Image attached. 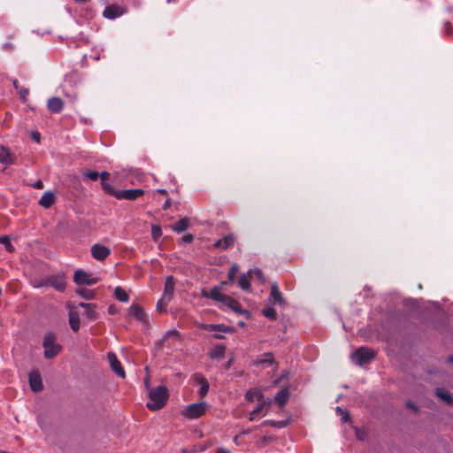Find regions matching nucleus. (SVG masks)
<instances>
[{
  "instance_id": "obj_55",
  "label": "nucleus",
  "mask_w": 453,
  "mask_h": 453,
  "mask_svg": "<svg viewBox=\"0 0 453 453\" xmlns=\"http://www.w3.org/2000/svg\"><path fill=\"white\" fill-rule=\"evenodd\" d=\"M169 206H170V203H169V201L167 200V201L165 203V204H164L163 208L165 210V209H167Z\"/></svg>"
},
{
  "instance_id": "obj_15",
  "label": "nucleus",
  "mask_w": 453,
  "mask_h": 453,
  "mask_svg": "<svg viewBox=\"0 0 453 453\" xmlns=\"http://www.w3.org/2000/svg\"><path fill=\"white\" fill-rule=\"evenodd\" d=\"M48 109L53 113H59L64 108V101L58 96L50 97L47 103Z\"/></svg>"
},
{
  "instance_id": "obj_64",
  "label": "nucleus",
  "mask_w": 453,
  "mask_h": 453,
  "mask_svg": "<svg viewBox=\"0 0 453 453\" xmlns=\"http://www.w3.org/2000/svg\"><path fill=\"white\" fill-rule=\"evenodd\" d=\"M183 453H186V451H184Z\"/></svg>"
},
{
  "instance_id": "obj_18",
  "label": "nucleus",
  "mask_w": 453,
  "mask_h": 453,
  "mask_svg": "<svg viewBox=\"0 0 453 453\" xmlns=\"http://www.w3.org/2000/svg\"><path fill=\"white\" fill-rule=\"evenodd\" d=\"M194 379L196 380V381H197V383L201 385V388L198 391L200 397H204L208 393L210 388L207 380L203 375L198 373L194 375Z\"/></svg>"
},
{
  "instance_id": "obj_6",
  "label": "nucleus",
  "mask_w": 453,
  "mask_h": 453,
  "mask_svg": "<svg viewBox=\"0 0 453 453\" xmlns=\"http://www.w3.org/2000/svg\"><path fill=\"white\" fill-rule=\"evenodd\" d=\"M144 190L141 188L136 189H127V190H118L115 189L111 196L117 199H126L129 201H134L136 198L143 196Z\"/></svg>"
},
{
  "instance_id": "obj_1",
  "label": "nucleus",
  "mask_w": 453,
  "mask_h": 453,
  "mask_svg": "<svg viewBox=\"0 0 453 453\" xmlns=\"http://www.w3.org/2000/svg\"><path fill=\"white\" fill-rule=\"evenodd\" d=\"M221 291V286H215L210 291L204 289L202 290V296L204 298H210L221 303L224 306L229 308L237 314H244L247 312L242 308V305L238 301L227 295L222 294Z\"/></svg>"
},
{
  "instance_id": "obj_63",
  "label": "nucleus",
  "mask_w": 453,
  "mask_h": 453,
  "mask_svg": "<svg viewBox=\"0 0 453 453\" xmlns=\"http://www.w3.org/2000/svg\"><path fill=\"white\" fill-rule=\"evenodd\" d=\"M166 1H167V3H169V4H170V3H172V2H173V0H166Z\"/></svg>"
},
{
  "instance_id": "obj_53",
  "label": "nucleus",
  "mask_w": 453,
  "mask_h": 453,
  "mask_svg": "<svg viewBox=\"0 0 453 453\" xmlns=\"http://www.w3.org/2000/svg\"><path fill=\"white\" fill-rule=\"evenodd\" d=\"M13 85H14V87H15V88H16L17 90H19V89L20 88L19 87V82H18V81H17V80H15V81H13Z\"/></svg>"
},
{
  "instance_id": "obj_34",
  "label": "nucleus",
  "mask_w": 453,
  "mask_h": 453,
  "mask_svg": "<svg viewBox=\"0 0 453 453\" xmlns=\"http://www.w3.org/2000/svg\"><path fill=\"white\" fill-rule=\"evenodd\" d=\"M250 274H242L240 276L238 283L239 287L243 290H250Z\"/></svg>"
},
{
  "instance_id": "obj_20",
  "label": "nucleus",
  "mask_w": 453,
  "mask_h": 453,
  "mask_svg": "<svg viewBox=\"0 0 453 453\" xmlns=\"http://www.w3.org/2000/svg\"><path fill=\"white\" fill-rule=\"evenodd\" d=\"M69 324L73 332L80 329V314L77 311L71 309L69 311Z\"/></svg>"
},
{
  "instance_id": "obj_38",
  "label": "nucleus",
  "mask_w": 453,
  "mask_h": 453,
  "mask_svg": "<svg viewBox=\"0 0 453 453\" xmlns=\"http://www.w3.org/2000/svg\"><path fill=\"white\" fill-rule=\"evenodd\" d=\"M238 271H239V266L236 264H234L230 267V269L228 271V273H227V278H228L229 281L233 282L234 280L236 273H237Z\"/></svg>"
},
{
  "instance_id": "obj_33",
  "label": "nucleus",
  "mask_w": 453,
  "mask_h": 453,
  "mask_svg": "<svg viewBox=\"0 0 453 453\" xmlns=\"http://www.w3.org/2000/svg\"><path fill=\"white\" fill-rule=\"evenodd\" d=\"M76 293H77V295L81 296V297H83L84 299H87V300L94 299L95 295H96L94 290L84 288H78L76 290Z\"/></svg>"
},
{
  "instance_id": "obj_35",
  "label": "nucleus",
  "mask_w": 453,
  "mask_h": 453,
  "mask_svg": "<svg viewBox=\"0 0 453 453\" xmlns=\"http://www.w3.org/2000/svg\"><path fill=\"white\" fill-rule=\"evenodd\" d=\"M262 314L271 320H275L277 319V312L275 309L272 306H267L264 308L262 310Z\"/></svg>"
},
{
  "instance_id": "obj_54",
  "label": "nucleus",
  "mask_w": 453,
  "mask_h": 453,
  "mask_svg": "<svg viewBox=\"0 0 453 453\" xmlns=\"http://www.w3.org/2000/svg\"><path fill=\"white\" fill-rule=\"evenodd\" d=\"M157 192L159 193V194H162V195H165L166 194V190L165 189H157Z\"/></svg>"
},
{
  "instance_id": "obj_16",
  "label": "nucleus",
  "mask_w": 453,
  "mask_h": 453,
  "mask_svg": "<svg viewBox=\"0 0 453 453\" xmlns=\"http://www.w3.org/2000/svg\"><path fill=\"white\" fill-rule=\"evenodd\" d=\"M174 288H175V280H174L173 276H172V275L167 276L165 279V281L164 292H163L162 296L173 299V293H174Z\"/></svg>"
},
{
  "instance_id": "obj_22",
  "label": "nucleus",
  "mask_w": 453,
  "mask_h": 453,
  "mask_svg": "<svg viewBox=\"0 0 453 453\" xmlns=\"http://www.w3.org/2000/svg\"><path fill=\"white\" fill-rule=\"evenodd\" d=\"M109 176L110 173L108 172H102L101 173H99V178L101 179V186L103 190L104 191V193L111 196L115 188L106 181Z\"/></svg>"
},
{
  "instance_id": "obj_46",
  "label": "nucleus",
  "mask_w": 453,
  "mask_h": 453,
  "mask_svg": "<svg viewBox=\"0 0 453 453\" xmlns=\"http://www.w3.org/2000/svg\"><path fill=\"white\" fill-rule=\"evenodd\" d=\"M33 187L36 189H42L43 188V183L42 180H38L33 185Z\"/></svg>"
},
{
  "instance_id": "obj_59",
  "label": "nucleus",
  "mask_w": 453,
  "mask_h": 453,
  "mask_svg": "<svg viewBox=\"0 0 453 453\" xmlns=\"http://www.w3.org/2000/svg\"><path fill=\"white\" fill-rule=\"evenodd\" d=\"M448 361L453 363V356L449 357Z\"/></svg>"
},
{
  "instance_id": "obj_13",
  "label": "nucleus",
  "mask_w": 453,
  "mask_h": 453,
  "mask_svg": "<svg viewBox=\"0 0 453 453\" xmlns=\"http://www.w3.org/2000/svg\"><path fill=\"white\" fill-rule=\"evenodd\" d=\"M29 385L34 392H40L43 388L41 374L38 371H33L29 373Z\"/></svg>"
},
{
  "instance_id": "obj_7",
  "label": "nucleus",
  "mask_w": 453,
  "mask_h": 453,
  "mask_svg": "<svg viewBox=\"0 0 453 453\" xmlns=\"http://www.w3.org/2000/svg\"><path fill=\"white\" fill-rule=\"evenodd\" d=\"M73 280L78 285L91 286L98 282V278L90 277L88 273L82 270H77L74 273Z\"/></svg>"
},
{
  "instance_id": "obj_58",
  "label": "nucleus",
  "mask_w": 453,
  "mask_h": 453,
  "mask_svg": "<svg viewBox=\"0 0 453 453\" xmlns=\"http://www.w3.org/2000/svg\"><path fill=\"white\" fill-rule=\"evenodd\" d=\"M336 411L341 414L344 412V411H342L340 407L336 408Z\"/></svg>"
},
{
  "instance_id": "obj_28",
  "label": "nucleus",
  "mask_w": 453,
  "mask_h": 453,
  "mask_svg": "<svg viewBox=\"0 0 453 453\" xmlns=\"http://www.w3.org/2000/svg\"><path fill=\"white\" fill-rule=\"evenodd\" d=\"M188 225H189L188 219L183 218V219H179L173 225H172L171 228L177 233H180V232L185 231L188 227Z\"/></svg>"
},
{
  "instance_id": "obj_56",
  "label": "nucleus",
  "mask_w": 453,
  "mask_h": 453,
  "mask_svg": "<svg viewBox=\"0 0 453 453\" xmlns=\"http://www.w3.org/2000/svg\"><path fill=\"white\" fill-rule=\"evenodd\" d=\"M213 337L216 338V339H223V336L221 334H215L213 335Z\"/></svg>"
},
{
  "instance_id": "obj_8",
  "label": "nucleus",
  "mask_w": 453,
  "mask_h": 453,
  "mask_svg": "<svg viewBox=\"0 0 453 453\" xmlns=\"http://www.w3.org/2000/svg\"><path fill=\"white\" fill-rule=\"evenodd\" d=\"M127 8L118 4H110L105 7L103 12V16L109 19H114L125 14Z\"/></svg>"
},
{
  "instance_id": "obj_52",
  "label": "nucleus",
  "mask_w": 453,
  "mask_h": 453,
  "mask_svg": "<svg viewBox=\"0 0 453 453\" xmlns=\"http://www.w3.org/2000/svg\"><path fill=\"white\" fill-rule=\"evenodd\" d=\"M90 0H74L75 3H78V4H84V3H88L89 2Z\"/></svg>"
},
{
  "instance_id": "obj_29",
  "label": "nucleus",
  "mask_w": 453,
  "mask_h": 453,
  "mask_svg": "<svg viewBox=\"0 0 453 453\" xmlns=\"http://www.w3.org/2000/svg\"><path fill=\"white\" fill-rule=\"evenodd\" d=\"M263 397H264L263 393L259 389H257V388L250 389L245 394V398L249 402L254 401L255 398L257 400H262Z\"/></svg>"
},
{
  "instance_id": "obj_43",
  "label": "nucleus",
  "mask_w": 453,
  "mask_h": 453,
  "mask_svg": "<svg viewBox=\"0 0 453 453\" xmlns=\"http://www.w3.org/2000/svg\"><path fill=\"white\" fill-rule=\"evenodd\" d=\"M0 242L1 243H4L6 247V249L9 250V251H12L13 250V247L12 245L11 244L8 237L4 236V237H2L0 238Z\"/></svg>"
},
{
  "instance_id": "obj_50",
  "label": "nucleus",
  "mask_w": 453,
  "mask_h": 453,
  "mask_svg": "<svg viewBox=\"0 0 453 453\" xmlns=\"http://www.w3.org/2000/svg\"><path fill=\"white\" fill-rule=\"evenodd\" d=\"M407 406H408L409 408H411V409L414 410L415 411H417L416 406H415L413 403H407Z\"/></svg>"
},
{
  "instance_id": "obj_42",
  "label": "nucleus",
  "mask_w": 453,
  "mask_h": 453,
  "mask_svg": "<svg viewBox=\"0 0 453 453\" xmlns=\"http://www.w3.org/2000/svg\"><path fill=\"white\" fill-rule=\"evenodd\" d=\"M28 89L23 87H20L19 89V94L20 96L21 100L25 103L27 101V97L28 96Z\"/></svg>"
},
{
  "instance_id": "obj_37",
  "label": "nucleus",
  "mask_w": 453,
  "mask_h": 453,
  "mask_svg": "<svg viewBox=\"0 0 453 453\" xmlns=\"http://www.w3.org/2000/svg\"><path fill=\"white\" fill-rule=\"evenodd\" d=\"M162 235V230L159 226L153 225L151 227L152 239L157 242Z\"/></svg>"
},
{
  "instance_id": "obj_49",
  "label": "nucleus",
  "mask_w": 453,
  "mask_h": 453,
  "mask_svg": "<svg viewBox=\"0 0 453 453\" xmlns=\"http://www.w3.org/2000/svg\"><path fill=\"white\" fill-rule=\"evenodd\" d=\"M33 139L36 142L40 141V134L39 133H33Z\"/></svg>"
},
{
  "instance_id": "obj_36",
  "label": "nucleus",
  "mask_w": 453,
  "mask_h": 453,
  "mask_svg": "<svg viewBox=\"0 0 453 453\" xmlns=\"http://www.w3.org/2000/svg\"><path fill=\"white\" fill-rule=\"evenodd\" d=\"M84 316L87 317L89 320H94L97 317L96 313V306L94 303H91V308L85 309L84 311Z\"/></svg>"
},
{
  "instance_id": "obj_11",
  "label": "nucleus",
  "mask_w": 453,
  "mask_h": 453,
  "mask_svg": "<svg viewBox=\"0 0 453 453\" xmlns=\"http://www.w3.org/2000/svg\"><path fill=\"white\" fill-rule=\"evenodd\" d=\"M107 359L109 361L111 370L119 377L125 378L126 372L119 361L117 356L113 352L107 354Z\"/></svg>"
},
{
  "instance_id": "obj_10",
  "label": "nucleus",
  "mask_w": 453,
  "mask_h": 453,
  "mask_svg": "<svg viewBox=\"0 0 453 453\" xmlns=\"http://www.w3.org/2000/svg\"><path fill=\"white\" fill-rule=\"evenodd\" d=\"M45 285H49L56 290L63 292L65 289L66 282L63 275H51L46 279Z\"/></svg>"
},
{
  "instance_id": "obj_39",
  "label": "nucleus",
  "mask_w": 453,
  "mask_h": 453,
  "mask_svg": "<svg viewBox=\"0 0 453 453\" xmlns=\"http://www.w3.org/2000/svg\"><path fill=\"white\" fill-rule=\"evenodd\" d=\"M174 338V339H179L180 335H179V333L178 331L176 330H170L168 331L163 337L162 341L163 342H165L167 341L169 338Z\"/></svg>"
},
{
  "instance_id": "obj_3",
  "label": "nucleus",
  "mask_w": 453,
  "mask_h": 453,
  "mask_svg": "<svg viewBox=\"0 0 453 453\" xmlns=\"http://www.w3.org/2000/svg\"><path fill=\"white\" fill-rule=\"evenodd\" d=\"M42 347L44 348V357L50 359L58 355L62 346L56 342V335L53 333H47L44 335Z\"/></svg>"
},
{
  "instance_id": "obj_25",
  "label": "nucleus",
  "mask_w": 453,
  "mask_h": 453,
  "mask_svg": "<svg viewBox=\"0 0 453 453\" xmlns=\"http://www.w3.org/2000/svg\"><path fill=\"white\" fill-rule=\"evenodd\" d=\"M226 347L224 345L215 346L209 353V356L212 359L220 360L225 356Z\"/></svg>"
},
{
  "instance_id": "obj_32",
  "label": "nucleus",
  "mask_w": 453,
  "mask_h": 453,
  "mask_svg": "<svg viewBox=\"0 0 453 453\" xmlns=\"http://www.w3.org/2000/svg\"><path fill=\"white\" fill-rule=\"evenodd\" d=\"M171 301V298L162 296L157 303V311L160 313L165 312L167 305Z\"/></svg>"
},
{
  "instance_id": "obj_26",
  "label": "nucleus",
  "mask_w": 453,
  "mask_h": 453,
  "mask_svg": "<svg viewBox=\"0 0 453 453\" xmlns=\"http://www.w3.org/2000/svg\"><path fill=\"white\" fill-rule=\"evenodd\" d=\"M436 395L447 404H453V395L444 388H437Z\"/></svg>"
},
{
  "instance_id": "obj_61",
  "label": "nucleus",
  "mask_w": 453,
  "mask_h": 453,
  "mask_svg": "<svg viewBox=\"0 0 453 453\" xmlns=\"http://www.w3.org/2000/svg\"><path fill=\"white\" fill-rule=\"evenodd\" d=\"M215 332H217V333H223L220 329H216Z\"/></svg>"
},
{
  "instance_id": "obj_5",
  "label": "nucleus",
  "mask_w": 453,
  "mask_h": 453,
  "mask_svg": "<svg viewBox=\"0 0 453 453\" xmlns=\"http://www.w3.org/2000/svg\"><path fill=\"white\" fill-rule=\"evenodd\" d=\"M207 407L205 402L191 403L185 408L182 414L189 419L198 418L205 413Z\"/></svg>"
},
{
  "instance_id": "obj_30",
  "label": "nucleus",
  "mask_w": 453,
  "mask_h": 453,
  "mask_svg": "<svg viewBox=\"0 0 453 453\" xmlns=\"http://www.w3.org/2000/svg\"><path fill=\"white\" fill-rule=\"evenodd\" d=\"M114 296L117 300L122 303H127L129 300V296L125 289L121 287H117L114 290Z\"/></svg>"
},
{
  "instance_id": "obj_48",
  "label": "nucleus",
  "mask_w": 453,
  "mask_h": 453,
  "mask_svg": "<svg viewBox=\"0 0 453 453\" xmlns=\"http://www.w3.org/2000/svg\"><path fill=\"white\" fill-rule=\"evenodd\" d=\"M79 306L84 308V310H85V309H88V308H91V303H80Z\"/></svg>"
},
{
  "instance_id": "obj_41",
  "label": "nucleus",
  "mask_w": 453,
  "mask_h": 453,
  "mask_svg": "<svg viewBox=\"0 0 453 453\" xmlns=\"http://www.w3.org/2000/svg\"><path fill=\"white\" fill-rule=\"evenodd\" d=\"M262 426H275V427H282L283 426V422H281V421H273V420H265L262 423Z\"/></svg>"
},
{
  "instance_id": "obj_57",
  "label": "nucleus",
  "mask_w": 453,
  "mask_h": 453,
  "mask_svg": "<svg viewBox=\"0 0 453 453\" xmlns=\"http://www.w3.org/2000/svg\"><path fill=\"white\" fill-rule=\"evenodd\" d=\"M226 281H222L219 286L222 287V290L224 289L225 285H226Z\"/></svg>"
},
{
  "instance_id": "obj_21",
  "label": "nucleus",
  "mask_w": 453,
  "mask_h": 453,
  "mask_svg": "<svg viewBox=\"0 0 453 453\" xmlns=\"http://www.w3.org/2000/svg\"><path fill=\"white\" fill-rule=\"evenodd\" d=\"M289 398V391L288 388H281L275 395L274 401L276 403L282 407L284 406Z\"/></svg>"
},
{
  "instance_id": "obj_45",
  "label": "nucleus",
  "mask_w": 453,
  "mask_h": 453,
  "mask_svg": "<svg viewBox=\"0 0 453 453\" xmlns=\"http://www.w3.org/2000/svg\"><path fill=\"white\" fill-rule=\"evenodd\" d=\"M194 237L191 234H184L182 237H181V240L186 242V243H190L192 241H193Z\"/></svg>"
},
{
  "instance_id": "obj_60",
  "label": "nucleus",
  "mask_w": 453,
  "mask_h": 453,
  "mask_svg": "<svg viewBox=\"0 0 453 453\" xmlns=\"http://www.w3.org/2000/svg\"><path fill=\"white\" fill-rule=\"evenodd\" d=\"M250 430H247L245 432H243L244 434H250Z\"/></svg>"
},
{
  "instance_id": "obj_14",
  "label": "nucleus",
  "mask_w": 453,
  "mask_h": 453,
  "mask_svg": "<svg viewBox=\"0 0 453 453\" xmlns=\"http://www.w3.org/2000/svg\"><path fill=\"white\" fill-rule=\"evenodd\" d=\"M236 238L233 234H228L214 242V247L220 250H227L234 244Z\"/></svg>"
},
{
  "instance_id": "obj_4",
  "label": "nucleus",
  "mask_w": 453,
  "mask_h": 453,
  "mask_svg": "<svg viewBox=\"0 0 453 453\" xmlns=\"http://www.w3.org/2000/svg\"><path fill=\"white\" fill-rule=\"evenodd\" d=\"M376 352L367 347H360L351 354V360L357 365L362 366L370 363L375 357Z\"/></svg>"
},
{
  "instance_id": "obj_2",
  "label": "nucleus",
  "mask_w": 453,
  "mask_h": 453,
  "mask_svg": "<svg viewBox=\"0 0 453 453\" xmlns=\"http://www.w3.org/2000/svg\"><path fill=\"white\" fill-rule=\"evenodd\" d=\"M168 390L165 386H158L152 388L149 393L150 401L147 407L150 411H157L162 409L168 400Z\"/></svg>"
},
{
  "instance_id": "obj_23",
  "label": "nucleus",
  "mask_w": 453,
  "mask_h": 453,
  "mask_svg": "<svg viewBox=\"0 0 453 453\" xmlns=\"http://www.w3.org/2000/svg\"><path fill=\"white\" fill-rule=\"evenodd\" d=\"M55 196L52 192H45L39 200V204L44 208H50L55 203Z\"/></svg>"
},
{
  "instance_id": "obj_51",
  "label": "nucleus",
  "mask_w": 453,
  "mask_h": 453,
  "mask_svg": "<svg viewBox=\"0 0 453 453\" xmlns=\"http://www.w3.org/2000/svg\"><path fill=\"white\" fill-rule=\"evenodd\" d=\"M217 453H230V451L226 449H219Z\"/></svg>"
},
{
  "instance_id": "obj_9",
  "label": "nucleus",
  "mask_w": 453,
  "mask_h": 453,
  "mask_svg": "<svg viewBox=\"0 0 453 453\" xmlns=\"http://www.w3.org/2000/svg\"><path fill=\"white\" fill-rule=\"evenodd\" d=\"M91 255L97 261L105 260L111 254V250L102 244L96 243L91 247Z\"/></svg>"
},
{
  "instance_id": "obj_19",
  "label": "nucleus",
  "mask_w": 453,
  "mask_h": 453,
  "mask_svg": "<svg viewBox=\"0 0 453 453\" xmlns=\"http://www.w3.org/2000/svg\"><path fill=\"white\" fill-rule=\"evenodd\" d=\"M202 328L210 332H214L216 331V329H220L225 334L234 332L233 327L226 326L224 324H203L202 326Z\"/></svg>"
},
{
  "instance_id": "obj_47",
  "label": "nucleus",
  "mask_w": 453,
  "mask_h": 453,
  "mask_svg": "<svg viewBox=\"0 0 453 453\" xmlns=\"http://www.w3.org/2000/svg\"><path fill=\"white\" fill-rule=\"evenodd\" d=\"M342 420L343 422H346V421H348V420L349 419V412L344 411L343 413H342Z\"/></svg>"
},
{
  "instance_id": "obj_17",
  "label": "nucleus",
  "mask_w": 453,
  "mask_h": 453,
  "mask_svg": "<svg viewBox=\"0 0 453 453\" xmlns=\"http://www.w3.org/2000/svg\"><path fill=\"white\" fill-rule=\"evenodd\" d=\"M128 312L131 316L142 322H146L147 320V316L143 309L137 304H132L128 309Z\"/></svg>"
},
{
  "instance_id": "obj_62",
  "label": "nucleus",
  "mask_w": 453,
  "mask_h": 453,
  "mask_svg": "<svg viewBox=\"0 0 453 453\" xmlns=\"http://www.w3.org/2000/svg\"><path fill=\"white\" fill-rule=\"evenodd\" d=\"M0 453H9V452L4 451V450H0Z\"/></svg>"
},
{
  "instance_id": "obj_27",
  "label": "nucleus",
  "mask_w": 453,
  "mask_h": 453,
  "mask_svg": "<svg viewBox=\"0 0 453 453\" xmlns=\"http://www.w3.org/2000/svg\"><path fill=\"white\" fill-rule=\"evenodd\" d=\"M273 363H274V357H273V353H271V352L264 353L263 355H261L259 357H257L255 360L256 365L265 364V365H271Z\"/></svg>"
},
{
  "instance_id": "obj_44",
  "label": "nucleus",
  "mask_w": 453,
  "mask_h": 453,
  "mask_svg": "<svg viewBox=\"0 0 453 453\" xmlns=\"http://www.w3.org/2000/svg\"><path fill=\"white\" fill-rule=\"evenodd\" d=\"M248 274H250V275H251V274H254V275H256L259 280H265V279H264V277H263V273H262V272H261V270H260V269L250 270V271L248 272Z\"/></svg>"
},
{
  "instance_id": "obj_40",
  "label": "nucleus",
  "mask_w": 453,
  "mask_h": 453,
  "mask_svg": "<svg viewBox=\"0 0 453 453\" xmlns=\"http://www.w3.org/2000/svg\"><path fill=\"white\" fill-rule=\"evenodd\" d=\"M84 176L93 181H96L99 178V173H97L96 171H88L84 173Z\"/></svg>"
},
{
  "instance_id": "obj_31",
  "label": "nucleus",
  "mask_w": 453,
  "mask_h": 453,
  "mask_svg": "<svg viewBox=\"0 0 453 453\" xmlns=\"http://www.w3.org/2000/svg\"><path fill=\"white\" fill-rule=\"evenodd\" d=\"M271 403V400L264 401L260 403L256 409H254L250 413L249 417L250 421H253L256 419V417L257 414L261 412V411L264 409L265 405H269Z\"/></svg>"
},
{
  "instance_id": "obj_12",
  "label": "nucleus",
  "mask_w": 453,
  "mask_h": 453,
  "mask_svg": "<svg viewBox=\"0 0 453 453\" xmlns=\"http://www.w3.org/2000/svg\"><path fill=\"white\" fill-rule=\"evenodd\" d=\"M269 301L273 304L285 305L286 302L282 296L281 292L280 291L279 286L276 282L271 284V291Z\"/></svg>"
},
{
  "instance_id": "obj_24",
  "label": "nucleus",
  "mask_w": 453,
  "mask_h": 453,
  "mask_svg": "<svg viewBox=\"0 0 453 453\" xmlns=\"http://www.w3.org/2000/svg\"><path fill=\"white\" fill-rule=\"evenodd\" d=\"M0 163L4 165H12L14 163V157L9 150L2 147L0 150Z\"/></svg>"
}]
</instances>
